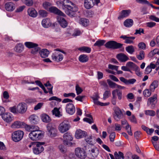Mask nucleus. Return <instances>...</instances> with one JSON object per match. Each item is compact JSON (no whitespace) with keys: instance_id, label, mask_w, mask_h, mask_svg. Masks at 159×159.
<instances>
[{"instance_id":"nucleus-25","label":"nucleus","mask_w":159,"mask_h":159,"mask_svg":"<svg viewBox=\"0 0 159 159\" xmlns=\"http://www.w3.org/2000/svg\"><path fill=\"white\" fill-rule=\"evenodd\" d=\"M159 85V82L157 80H154L151 84L149 86L151 91L154 92L155 89L157 88Z\"/></svg>"},{"instance_id":"nucleus-5","label":"nucleus","mask_w":159,"mask_h":159,"mask_svg":"<svg viewBox=\"0 0 159 159\" xmlns=\"http://www.w3.org/2000/svg\"><path fill=\"white\" fill-rule=\"evenodd\" d=\"M24 135V132L21 130L15 131L12 134V139L15 142H17L20 141L23 138Z\"/></svg>"},{"instance_id":"nucleus-34","label":"nucleus","mask_w":159,"mask_h":159,"mask_svg":"<svg viewBox=\"0 0 159 159\" xmlns=\"http://www.w3.org/2000/svg\"><path fill=\"white\" fill-rule=\"evenodd\" d=\"M114 156L116 159H120L121 158L124 159L125 158L123 153L120 151H119L118 153L117 152H115Z\"/></svg>"},{"instance_id":"nucleus-21","label":"nucleus","mask_w":159,"mask_h":159,"mask_svg":"<svg viewBox=\"0 0 159 159\" xmlns=\"http://www.w3.org/2000/svg\"><path fill=\"white\" fill-rule=\"evenodd\" d=\"M57 20L60 25L63 28H65L67 25V22L63 17L59 16L57 17Z\"/></svg>"},{"instance_id":"nucleus-45","label":"nucleus","mask_w":159,"mask_h":159,"mask_svg":"<svg viewBox=\"0 0 159 159\" xmlns=\"http://www.w3.org/2000/svg\"><path fill=\"white\" fill-rule=\"evenodd\" d=\"M53 115H55L56 116L60 117L62 116L60 114L59 110L56 107L54 108V109L52 111Z\"/></svg>"},{"instance_id":"nucleus-4","label":"nucleus","mask_w":159,"mask_h":159,"mask_svg":"<svg viewBox=\"0 0 159 159\" xmlns=\"http://www.w3.org/2000/svg\"><path fill=\"white\" fill-rule=\"evenodd\" d=\"M25 45L28 48H33L31 52V53L33 54H36L40 49V48L38 47V44L31 42H26L25 43Z\"/></svg>"},{"instance_id":"nucleus-54","label":"nucleus","mask_w":159,"mask_h":159,"mask_svg":"<svg viewBox=\"0 0 159 159\" xmlns=\"http://www.w3.org/2000/svg\"><path fill=\"white\" fill-rule=\"evenodd\" d=\"M75 90L77 95L80 94L83 91V90L78 84H76L75 86Z\"/></svg>"},{"instance_id":"nucleus-6","label":"nucleus","mask_w":159,"mask_h":159,"mask_svg":"<svg viewBox=\"0 0 159 159\" xmlns=\"http://www.w3.org/2000/svg\"><path fill=\"white\" fill-rule=\"evenodd\" d=\"M105 46L107 48L115 49L121 48L123 44L114 41H110L107 42L105 44Z\"/></svg>"},{"instance_id":"nucleus-64","label":"nucleus","mask_w":159,"mask_h":159,"mask_svg":"<svg viewBox=\"0 0 159 159\" xmlns=\"http://www.w3.org/2000/svg\"><path fill=\"white\" fill-rule=\"evenodd\" d=\"M139 48L143 49H146V46L145 43L143 42H140L138 45Z\"/></svg>"},{"instance_id":"nucleus-33","label":"nucleus","mask_w":159,"mask_h":159,"mask_svg":"<svg viewBox=\"0 0 159 159\" xmlns=\"http://www.w3.org/2000/svg\"><path fill=\"white\" fill-rule=\"evenodd\" d=\"M89 57L86 55L82 54L80 55L79 57V61L81 62H86L88 61Z\"/></svg>"},{"instance_id":"nucleus-17","label":"nucleus","mask_w":159,"mask_h":159,"mask_svg":"<svg viewBox=\"0 0 159 159\" xmlns=\"http://www.w3.org/2000/svg\"><path fill=\"white\" fill-rule=\"evenodd\" d=\"M49 11L51 12L57 14L59 16H65V15L63 13L58 9L57 7H52L49 8Z\"/></svg>"},{"instance_id":"nucleus-63","label":"nucleus","mask_w":159,"mask_h":159,"mask_svg":"<svg viewBox=\"0 0 159 159\" xmlns=\"http://www.w3.org/2000/svg\"><path fill=\"white\" fill-rule=\"evenodd\" d=\"M129 120L134 123H136L137 121L134 115H133L129 118Z\"/></svg>"},{"instance_id":"nucleus-11","label":"nucleus","mask_w":159,"mask_h":159,"mask_svg":"<svg viewBox=\"0 0 159 159\" xmlns=\"http://www.w3.org/2000/svg\"><path fill=\"white\" fill-rule=\"evenodd\" d=\"M113 115L114 119L117 121H119L123 117L122 111L118 107L115 108Z\"/></svg>"},{"instance_id":"nucleus-59","label":"nucleus","mask_w":159,"mask_h":159,"mask_svg":"<svg viewBox=\"0 0 159 159\" xmlns=\"http://www.w3.org/2000/svg\"><path fill=\"white\" fill-rule=\"evenodd\" d=\"M114 93V92L112 93L111 102L113 105H115L116 104V96H115V94Z\"/></svg>"},{"instance_id":"nucleus-18","label":"nucleus","mask_w":159,"mask_h":159,"mask_svg":"<svg viewBox=\"0 0 159 159\" xmlns=\"http://www.w3.org/2000/svg\"><path fill=\"white\" fill-rule=\"evenodd\" d=\"M120 38L124 39V43L127 44L133 43V40L135 39L134 37H128L126 35H122L120 37Z\"/></svg>"},{"instance_id":"nucleus-49","label":"nucleus","mask_w":159,"mask_h":159,"mask_svg":"<svg viewBox=\"0 0 159 159\" xmlns=\"http://www.w3.org/2000/svg\"><path fill=\"white\" fill-rule=\"evenodd\" d=\"M157 54L159 55V50L157 49H155L149 53V56L150 57H152Z\"/></svg>"},{"instance_id":"nucleus-43","label":"nucleus","mask_w":159,"mask_h":159,"mask_svg":"<svg viewBox=\"0 0 159 159\" xmlns=\"http://www.w3.org/2000/svg\"><path fill=\"white\" fill-rule=\"evenodd\" d=\"M152 92L151 91L150 89H146L143 91V94L145 97L148 98L151 95Z\"/></svg>"},{"instance_id":"nucleus-2","label":"nucleus","mask_w":159,"mask_h":159,"mask_svg":"<svg viewBox=\"0 0 159 159\" xmlns=\"http://www.w3.org/2000/svg\"><path fill=\"white\" fill-rule=\"evenodd\" d=\"M36 129L30 132L29 134V137L32 140H39L43 137L42 131L39 129V128L38 126Z\"/></svg>"},{"instance_id":"nucleus-35","label":"nucleus","mask_w":159,"mask_h":159,"mask_svg":"<svg viewBox=\"0 0 159 159\" xmlns=\"http://www.w3.org/2000/svg\"><path fill=\"white\" fill-rule=\"evenodd\" d=\"M124 25L126 27H130L133 25V21L131 19H127L124 22Z\"/></svg>"},{"instance_id":"nucleus-26","label":"nucleus","mask_w":159,"mask_h":159,"mask_svg":"<svg viewBox=\"0 0 159 159\" xmlns=\"http://www.w3.org/2000/svg\"><path fill=\"white\" fill-rule=\"evenodd\" d=\"M42 25L44 27L48 28L51 25V22L49 18H47L42 20Z\"/></svg>"},{"instance_id":"nucleus-46","label":"nucleus","mask_w":159,"mask_h":159,"mask_svg":"<svg viewBox=\"0 0 159 159\" xmlns=\"http://www.w3.org/2000/svg\"><path fill=\"white\" fill-rule=\"evenodd\" d=\"M106 41L104 40H100L97 41L94 44V46H97L98 47H101L105 43Z\"/></svg>"},{"instance_id":"nucleus-16","label":"nucleus","mask_w":159,"mask_h":159,"mask_svg":"<svg viewBox=\"0 0 159 159\" xmlns=\"http://www.w3.org/2000/svg\"><path fill=\"white\" fill-rule=\"evenodd\" d=\"M2 118L6 122L8 123L11 122L13 120V117L10 113H6L2 115Z\"/></svg>"},{"instance_id":"nucleus-9","label":"nucleus","mask_w":159,"mask_h":159,"mask_svg":"<svg viewBox=\"0 0 159 159\" xmlns=\"http://www.w3.org/2000/svg\"><path fill=\"white\" fill-rule=\"evenodd\" d=\"M70 127V124L66 121H64L59 124L58 129L60 132L64 133L67 131Z\"/></svg>"},{"instance_id":"nucleus-51","label":"nucleus","mask_w":159,"mask_h":159,"mask_svg":"<svg viewBox=\"0 0 159 159\" xmlns=\"http://www.w3.org/2000/svg\"><path fill=\"white\" fill-rule=\"evenodd\" d=\"M63 96L65 98H68L71 97L73 98H74L75 97L76 95L75 93H65L63 94Z\"/></svg>"},{"instance_id":"nucleus-48","label":"nucleus","mask_w":159,"mask_h":159,"mask_svg":"<svg viewBox=\"0 0 159 159\" xmlns=\"http://www.w3.org/2000/svg\"><path fill=\"white\" fill-rule=\"evenodd\" d=\"M137 58L140 60H142L145 57V53L143 51H141L139 52V54L136 56Z\"/></svg>"},{"instance_id":"nucleus-47","label":"nucleus","mask_w":159,"mask_h":159,"mask_svg":"<svg viewBox=\"0 0 159 159\" xmlns=\"http://www.w3.org/2000/svg\"><path fill=\"white\" fill-rule=\"evenodd\" d=\"M107 82L110 88L113 89L116 88L117 84L116 83L113 82L109 79L107 80Z\"/></svg>"},{"instance_id":"nucleus-28","label":"nucleus","mask_w":159,"mask_h":159,"mask_svg":"<svg viewBox=\"0 0 159 159\" xmlns=\"http://www.w3.org/2000/svg\"><path fill=\"white\" fill-rule=\"evenodd\" d=\"M157 95L155 94L153 95L149 98L147 101V105L149 106L152 104H153L154 102L155 101H157Z\"/></svg>"},{"instance_id":"nucleus-44","label":"nucleus","mask_w":159,"mask_h":159,"mask_svg":"<svg viewBox=\"0 0 159 159\" xmlns=\"http://www.w3.org/2000/svg\"><path fill=\"white\" fill-rule=\"evenodd\" d=\"M93 100L94 103L97 105H100L102 106H106L107 105H108L109 104V102H106V103H103L99 101L98 100H97V99H94Z\"/></svg>"},{"instance_id":"nucleus-10","label":"nucleus","mask_w":159,"mask_h":159,"mask_svg":"<svg viewBox=\"0 0 159 159\" xmlns=\"http://www.w3.org/2000/svg\"><path fill=\"white\" fill-rule=\"evenodd\" d=\"M73 138L72 136L68 133H65L63 135V143L64 145L71 146L72 143L71 142Z\"/></svg>"},{"instance_id":"nucleus-23","label":"nucleus","mask_w":159,"mask_h":159,"mask_svg":"<svg viewBox=\"0 0 159 159\" xmlns=\"http://www.w3.org/2000/svg\"><path fill=\"white\" fill-rule=\"evenodd\" d=\"M116 58L122 62H125L129 59L128 57L126 55L123 53L118 54L116 56Z\"/></svg>"},{"instance_id":"nucleus-37","label":"nucleus","mask_w":159,"mask_h":159,"mask_svg":"<svg viewBox=\"0 0 159 159\" xmlns=\"http://www.w3.org/2000/svg\"><path fill=\"white\" fill-rule=\"evenodd\" d=\"M79 23L83 26H86L89 24V21L85 18H81L79 21Z\"/></svg>"},{"instance_id":"nucleus-22","label":"nucleus","mask_w":159,"mask_h":159,"mask_svg":"<svg viewBox=\"0 0 159 159\" xmlns=\"http://www.w3.org/2000/svg\"><path fill=\"white\" fill-rule=\"evenodd\" d=\"M86 134V132L85 131L80 129H78L76 131L75 137L77 139H80L84 137Z\"/></svg>"},{"instance_id":"nucleus-53","label":"nucleus","mask_w":159,"mask_h":159,"mask_svg":"<svg viewBox=\"0 0 159 159\" xmlns=\"http://www.w3.org/2000/svg\"><path fill=\"white\" fill-rule=\"evenodd\" d=\"M145 114L146 115L154 116L155 115V112L153 110H147L145 111Z\"/></svg>"},{"instance_id":"nucleus-24","label":"nucleus","mask_w":159,"mask_h":159,"mask_svg":"<svg viewBox=\"0 0 159 159\" xmlns=\"http://www.w3.org/2000/svg\"><path fill=\"white\" fill-rule=\"evenodd\" d=\"M30 122L32 124H36L39 122V119L38 116L35 115H31L29 118Z\"/></svg>"},{"instance_id":"nucleus-14","label":"nucleus","mask_w":159,"mask_h":159,"mask_svg":"<svg viewBox=\"0 0 159 159\" xmlns=\"http://www.w3.org/2000/svg\"><path fill=\"white\" fill-rule=\"evenodd\" d=\"M27 106L25 103H19L17 106V113L20 114L25 113L27 110Z\"/></svg>"},{"instance_id":"nucleus-3","label":"nucleus","mask_w":159,"mask_h":159,"mask_svg":"<svg viewBox=\"0 0 159 159\" xmlns=\"http://www.w3.org/2000/svg\"><path fill=\"white\" fill-rule=\"evenodd\" d=\"M45 143L43 142H36L33 144V153L36 155H39L44 150L43 145Z\"/></svg>"},{"instance_id":"nucleus-38","label":"nucleus","mask_w":159,"mask_h":159,"mask_svg":"<svg viewBox=\"0 0 159 159\" xmlns=\"http://www.w3.org/2000/svg\"><path fill=\"white\" fill-rule=\"evenodd\" d=\"M114 92V94H115V96H116V94H117L118 99L120 100L122 98V92L120 91L118 89H116L113 90L112 93Z\"/></svg>"},{"instance_id":"nucleus-30","label":"nucleus","mask_w":159,"mask_h":159,"mask_svg":"<svg viewBox=\"0 0 159 159\" xmlns=\"http://www.w3.org/2000/svg\"><path fill=\"white\" fill-rule=\"evenodd\" d=\"M41 118L42 121L45 123L50 122L51 120L50 117L46 114H43L41 115Z\"/></svg>"},{"instance_id":"nucleus-55","label":"nucleus","mask_w":159,"mask_h":159,"mask_svg":"<svg viewBox=\"0 0 159 159\" xmlns=\"http://www.w3.org/2000/svg\"><path fill=\"white\" fill-rule=\"evenodd\" d=\"M134 70L135 71L136 74L139 76H141V73L140 71V69L139 67L137 66V65L135 66V67L134 68Z\"/></svg>"},{"instance_id":"nucleus-52","label":"nucleus","mask_w":159,"mask_h":159,"mask_svg":"<svg viewBox=\"0 0 159 159\" xmlns=\"http://www.w3.org/2000/svg\"><path fill=\"white\" fill-rule=\"evenodd\" d=\"M111 93L110 90L106 91L103 94V99L104 100L106 99L111 95Z\"/></svg>"},{"instance_id":"nucleus-41","label":"nucleus","mask_w":159,"mask_h":159,"mask_svg":"<svg viewBox=\"0 0 159 159\" xmlns=\"http://www.w3.org/2000/svg\"><path fill=\"white\" fill-rule=\"evenodd\" d=\"M37 126L35 125H26L25 126V129L26 131L32 132L34 129H36V128H37Z\"/></svg>"},{"instance_id":"nucleus-62","label":"nucleus","mask_w":159,"mask_h":159,"mask_svg":"<svg viewBox=\"0 0 159 159\" xmlns=\"http://www.w3.org/2000/svg\"><path fill=\"white\" fill-rule=\"evenodd\" d=\"M149 18L152 20L156 22H159V18L154 15H150L149 16Z\"/></svg>"},{"instance_id":"nucleus-15","label":"nucleus","mask_w":159,"mask_h":159,"mask_svg":"<svg viewBox=\"0 0 159 159\" xmlns=\"http://www.w3.org/2000/svg\"><path fill=\"white\" fill-rule=\"evenodd\" d=\"M66 112L70 115H73L75 111V108L73 104L72 103H68L66 107Z\"/></svg>"},{"instance_id":"nucleus-13","label":"nucleus","mask_w":159,"mask_h":159,"mask_svg":"<svg viewBox=\"0 0 159 159\" xmlns=\"http://www.w3.org/2000/svg\"><path fill=\"white\" fill-rule=\"evenodd\" d=\"M47 129L50 135L53 136L56 134V130L55 126L52 123L48 124L47 126Z\"/></svg>"},{"instance_id":"nucleus-7","label":"nucleus","mask_w":159,"mask_h":159,"mask_svg":"<svg viewBox=\"0 0 159 159\" xmlns=\"http://www.w3.org/2000/svg\"><path fill=\"white\" fill-rule=\"evenodd\" d=\"M100 2V0H84V6L87 9L92 8L95 5H98Z\"/></svg>"},{"instance_id":"nucleus-32","label":"nucleus","mask_w":159,"mask_h":159,"mask_svg":"<svg viewBox=\"0 0 159 159\" xmlns=\"http://www.w3.org/2000/svg\"><path fill=\"white\" fill-rule=\"evenodd\" d=\"M23 123L19 121H16L13 123L11 125V127L12 128H19L21 127L23 125Z\"/></svg>"},{"instance_id":"nucleus-1","label":"nucleus","mask_w":159,"mask_h":159,"mask_svg":"<svg viewBox=\"0 0 159 159\" xmlns=\"http://www.w3.org/2000/svg\"><path fill=\"white\" fill-rule=\"evenodd\" d=\"M58 7H61L64 10L65 13L68 16L71 17L74 15V12L77 11L78 8L72 2L69 0H64L62 2L58 1L56 2Z\"/></svg>"},{"instance_id":"nucleus-50","label":"nucleus","mask_w":159,"mask_h":159,"mask_svg":"<svg viewBox=\"0 0 159 159\" xmlns=\"http://www.w3.org/2000/svg\"><path fill=\"white\" fill-rule=\"evenodd\" d=\"M39 14L40 16L43 17L47 16L48 13L45 11L40 10L39 11Z\"/></svg>"},{"instance_id":"nucleus-39","label":"nucleus","mask_w":159,"mask_h":159,"mask_svg":"<svg viewBox=\"0 0 159 159\" xmlns=\"http://www.w3.org/2000/svg\"><path fill=\"white\" fill-rule=\"evenodd\" d=\"M89 151L90 152L92 156L94 157H96L98 153V149L96 148H94L91 150H89Z\"/></svg>"},{"instance_id":"nucleus-57","label":"nucleus","mask_w":159,"mask_h":159,"mask_svg":"<svg viewBox=\"0 0 159 159\" xmlns=\"http://www.w3.org/2000/svg\"><path fill=\"white\" fill-rule=\"evenodd\" d=\"M125 129L129 135L130 136L132 135L133 134L131 132V126L128 124L126 126Z\"/></svg>"},{"instance_id":"nucleus-42","label":"nucleus","mask_w":159,"mask_h":159,"mask_svg":"<svg viewBox=\"0 0 159 159\" xmlns=\"http://www.w3.org/2000/svg\"><path fill=\"white\" fill-rule=\"evenodd\" d=\"M126 51L130 54H133L135 51L134 47L132 45L128 46L125 48Z\"/></svg>"},{"instance_id":"nucleus-56","label":"nucleus","mask_w":159,"mask_h":159,"mask_svg":"<svg viewBox=\"0 0 159 159\" xmlns=\"http://www.w3.org/2000/svg\"><path fill=\"white\" fill-rule=\"evenodd\" d=\"M27 6H30L33 5V2L32 0H22Z\"/></svg>"},{"instance_id":"nucleus-36","label":"nucleus","mask_w":159,"mask_h":159,"mask_svg":"<svg viewBox=\"0 0 159 159\" xmlns=\"http://www.w3.org/2000/svg\"><path fill=\"white\" fill-rule=\"evenodd\" d=\"M78 49L83 52H85L87 53H89L91 51V48L89 47L83 46L80 47Z\"/></svg>"},{"instance_id":"nucleus-19","label":"nucleus","mask_w":159,"mask_h":159,"mask_svg":"<svg viewBox=\"0 0 159 159\" xmlns=\"http://www.w3.org/2000/svg\"><path fill=\"white\" fill-rule=\"evenodd\" d=\"M5 8L8 11H12L15 9V4L12 2H8L5 4Z\"/></svg>"},{"instance_id":"nucleus-40","label":"nucleus","mask_w":159,"mask_h":159,"mask_svg":"<svg viewBox=\"0 0 159 159\" xmlns=\"http://www.w3.org/2000/svg\"><path fill=\"white\" fill-rule=\"evenodd\" d=\"M86 116L89 117L90 118H84L83 119V120L84 121L87 122L89 124H91L92 123H93V120L92 117V116L89 114H86Z\"/></svg>"},{"instance_id":"nucleus-29","label":"nucleus","mask_w":159,"mask_h":159,"mask_svg":"<svg viewBox=\"0 0 159 159\" xmlns=\"http://www.w3.org/2000/svg\"><path fill=\"white\" fill-rule=\"evenodd\" d=\"M28 13L29 16L33 17H36L37 13L35 9L33 8H30L27 11Z\"/></svg>"},{"instance_id":"nucleus-27","label":"nucleus","mask_w":159,"mask_h":159,"mask_svg":"<svg viewBox=\"0 0 159 159\" xmlns=\"http://www.w3.org/2000/svg\"><path fill=\"white\" fill-rule=\"evenodd\" d=\"M39 51L41 57L43 58L47 57L49 54V51L46 49H43L41 50L40 49Z\"/></svg>"},{"instance_id":"nucleus-8","label":"nucleus","mask_w":159,"mask_h":159,"mask_svg":"<svg viewBox=\"0 0 159 159\" xmlns=\"http://www.w3.org/2000/svg\"><path fill=\"white\" fill-rule=\"evenodd\" d=\"M75 153L76 156L81 159H84L87 157V154L84 149L83 148H77L75 149Z\"/></svg>"},{"instance_id":"nucleus-58","label":"nucleus","mask_w":159,"mask_h":159,"mask_svg":"<svg viewBox=\"0 0 159 159\" xmlns=\"http://www.w3.org/2000/svg\"><path fill=\"white\" fill-rule=\"evenodd\" d=\"M51 6V4L49 2H44L43 4V6L44 8L46 9H49L50 6Z\"/></svg>"},{"instance_id":"nucleus-20","label":"nucleus","mask_w":159,"mask_h":159,"mask_svg":"<svg viewBox=\"0 0 159 159\" xmlns=\"http://www.w3.org/2000/svg\"><path fill=\"white\" fill-rule=\"evenodd\" d=\"M130 10H123L121 11L120 15L118 17V19L119 20H121L124 18L128 16L131 13Z\"/></svg>"},{"instance_id":"nucleus-61","label":"nucleus","mask_w":159,"mask_h":159,"mask_svg":"<svg viewBox=\"0 0 159 159\" xmlns=\"http://www.w3.org/2000/svg\"><path fill=\"white\" fill-rule=\"evenodd\" d=\"M116 137V134L115 132H112L109 135V139L110 141L113 142Z\"/></svg>"},{"instance_id":"nucleus-12","label":"nucleus","mask_w":159,"mask_h":159,"mask_svg":"<svg viewBox=\"0 0 159 159\" xmlns=\"http://www.w3.org/2000/svg\"><path fill=\"white\" fill-rule=\"evenodd\" d=\"M52 58L54 61L59 62L63 60V56L60 52H56L52 53Z\"/></svg>"},{"instance_id":"nucleus-31","label":"nucleus","mask_w":159,"mask_h":159,"mask_svg":"<svg viewBox=\"0 0 159 159\" xmlns=\"http://www.w3.org/2000/svg\"><path fill=\"white\" fill-rule=\"evenodd\" d=\"M24 46L21 43L17 44L15 46V51L17 52L20 53L24 50Z\"/></svg>"},{"instance_id":"nucleus-60","label":"nucleus","mask_w":159,"mask_h":159,"mask_svg":"<svg viewBox=\"0 0 159 159\" xmlns=\"http://www.w3.org/2000/svg\"><path fill=\"white\" fill-rule=\"evenodd\" d=\"M86 142L89 144H93V139L92 136H89L85 139Z\"/></svg>"}]
</instances>
